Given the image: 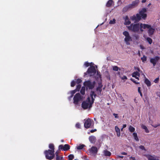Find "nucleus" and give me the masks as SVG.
<instances>
[{
  "instance_id": "obj_30",
  "label": "nucleus",
  "mask_w": 160,
  "mask_h": 160,
  "mask_svg": "<svg viewBox=\"0 0 160 160\" xmlns=\"http://www.w3.org/2000/svg\"><path fill=\"white\" fill-rule=\"evenodd\" d=\"M133 135L134 138V139L137 141H138L139 139L138 138L137 133L136 132H134L133 133Z\"/></svg>"
},
{
  "instance_id": "obj_56",
  "label": "nucleus",
  "mask_w": 160,
  "mask_h": 160,
  "mask_svg": "<svg viewBox=\"0 0 160 160\" xmlns=\"http://www.w3.org/2000/svg\"><path fill=\"white\" fill-rule=\"evenodd\" d=\"M127 126V125L126 124H123L122 126V128H126Z\"/></svg>"
},
{
  "instance_id": "obj_58",
  "label": "nucleus",
  "mask_w": 160,
  "mask_h": 160,
  "mask_svg": "<svg viewBox=\"0 0 160 160\" xmlns=\"http://www.w3.org/2000/svg\"><path fill=\"white\" fill-rule=\"evenodd\" d=\"M130 158L132 159L133 160H136L135 159V158L134 157H131Z\"/></svg>"
},
{
  "instance_id": "obj_17",
  "label": "nucleus",
  "mask_w": 160,
  "mask_h": 160,
  "mask_svg": "<svg viewBox=\"0 0 160 160\" xmlns=\"http://www.w3.org/2000/svg\"><path fill=\"white\" fill-rule=\"evenodd\" d=\"M131 5L128 4L127 6L124 7L123 8L122 12H125L127 11L129 9L132 8L131 7Z\"/></svg>"
},
{
  "instance_id": "obj_29",
  "label": "nucleus",
  "mask_w": 160,
  "mask_h": 160,
  "mask_svg": "<svg viewBox=\"0 0 160 160\" xmlns=\"http://www.w3.org/2000/svg\"><path fill=\"white\" fill-rule=\"evenodd\" d=\"M143 23H139V31L140 30L141 32L143 31Z\"/></svg>"
},
{
  "instance_id": "obj_1",
  "label": "nucleus",
  "mask_w": 160,
  "mask_h": 160,
  "mask_svg": "<svg viewBox=\"0 0 160 160\" xmlns=\"http://www.w3.org/2000/svg\"><path fill=\"white\" fill-rule=\"evenodd\" d=\"M147 12V9L145 8H142L139 12V14L137 13L136 15H133L130 17V19L135 23L139 22L141 18L145 20L147 17V15L145 13Z\"/></svg>"
},
{
  "instance_id": "obj_49",
  "label": "nucleus",
  "mask_w": 160,
  "mask_h": 160,
  "mask_svg": "<svg viewBox=\"0 0 160 160\" xmlns=\"http://www.w3.org/2000/svg\"><path fill=\"white\" fill-rule=\"evenodd\" d=\"M76 127L78 128H80V125L79 123H77L76 124Z\"/></svg>"
},
{
  "instance_id": "obj_39",
  "label": "nucleus",
  "mask_w": 160,
  "mask_h": 160,
  "mask_svg": "<svg viewBox=\"0 0 160 160\" xmlns=\"http://www.w3.org/2000/svg\"><path fill=\"white\" fill-rule=\"evenodd\" d=\"M68 158L69 160H72L74 158V156L72 154H70L68 156Z\"/></svg>"
},
{
  "instance_id": "obj_54",
  "label": "nucleus",
  "mask_w": 160,
  "mask_h": 160,
  "mask_svg": "<svg viewBox=\"0 0 160 160\" xmlns=\"http://www.w3.org/2000/svg\"><path fill=\"white\" fill-rule=\"evenodd\" d=\"M122 80H124V79H127V77L126 76H123L122 78Z\"/></svg>"
},
{
  "instance_id": "obj_47",
  "label": "nucleus",
  "mask_w": 160,
  "mask_h": 160,
  "mask_svg": "<svg viewBox=\"0 0 160 160\" xmlns=\"http://www.w3.org/2000/svg\"><path fill=\"white\" fill-rule=\"evenodd\" d=\"M159 80V77H158L157 78H156L154 81V82L155 83H158Z\"/></svg>"
},
{
  "instance_id": "obj_19",
  "label": "nucleus",
  "mask_w": 160,
  "mask_h": 160,
  "mask_svg": "<svg viewBox=\"0 0 160 160\" xmlns=\"http://www.w3.org/2000/svg\"><path fill=\"white\" fill-rule=\"evenodd\" d=\"M102 85L101 83H99L98 84V86L96 88V91L98 92H99L100 94L102 91Z\"/></svg>"
},
{
  "instance_id": "obj_6",
  "label": "nucleus",
  "mask_w": 160,
  "mask_h": 160,
  "mask_svg": "<svg viewBox=\"0 0 160 160\" xmlns=\"http://www.w3.org/2000/svg\"><path fill=\"white\" fill-rule=\"evenodd\" d=\"M90 96L92 99V101H91L89 97L87 98L88 102H90V105L89 107H92V104L93 103L94 98H96V94L95 93V92L94 91H91L90 93Z\"/></svg>"
},
{
  "instance_id": "obj_35",
  "label": "nucleus",
  "mask_w": 160,
  "mask_h": 160,
  "mask_svg": "<svg viewBox=\"0 0 160 160\" xmlns=\"http://www.w3.org/2000/svg\"><path fill=\"white\" fill-rule=\"evenodd\" d=\"M141 59L143 62H144L147 60V57L144 55L143 57L141 58Z\"/></svg>"
},
{
  "instance_id": "obj_16",
  "label": "nucleus",
  "mask_w": 160,
  "mask_h": 160,
  "mask_svg": "<svg viewBox=\"0 0 160 160\" xmlns=\"http://www.w3.org/2000/svg\"><path fill=\"white\" fill-rule=\"evenodd\" d=\"M89 139L90 142L92 143H94L96 140L95 137L93 136H90L89 138Z\"/></svg>"
},
{
  "instance_id": "obj_52",
  "label": "nucleus",
  "mask_w": 160,
  "mask_h": 160,
  "mask_svg": "<svg viewBox=\"0 0 160 160\" xmlns=\"http://www.w3.org/2000/svg\"><path fill=\"white\" fill-rule=\"evenodd\" d=\"M113 115L114 116V117L115 118H118V114L113 113Z\"/></svg>"
},
{
  "instance_id": "obj_44",
  "label": "nucleus",
  "mask_w": 160,
  "mask_h": 160,
  "mask_svg": "<svg viewBox=\"0 0 160 160\" xmlns=\"http://www.w3.org/2000/svg\"><path fill=\"white\" fill-rule=\"evenodd\" d=\"M138 91L139 93H140V95L141 97H142V94L141 91V88L140 87H139L138 88Z\"/></svg>"
},
{
  "instance_id": "obj_11",
  "label": "nucleus",
  "mask_w": 160,
  "mask_h": 160,
  "mask_svg": "<svg viewBox=\"0 0 160 160\" xmlns=\"http://www.w3.org/2000/svg\"><path fill=\"white\" fill-rule=\"evenodd\" d=\"M160 59V58L159 57L156 56L154 58H151L150 59V62L152 64L153 66L154 67Z\"/></svg>"
},
{
  "instance_id": "obj_55",
  "label": "nucleus",
  "mask_w": 160,
  "mask_h": 160,
  "mask_svg": "<svg viewBox=\"0 0 160 160\" xmlns=\"http://www.w3.org/2000/svg\"><path fill=\"white\" fill-rule=\"evenodd\" d=\"M129 18H128V16H126V17H125V21H126L127 20H129Z\"/></svg>"
},
{
  "instance_id": "obj_50",
  "label": "nucleus",
  "mask_w": 160,
  "mask_h": 160,
  "mask_svg": "<svg viewBox=\"0 0 160 160\" xmlns=\"http://www.w3.org/2000/svg\"><path fill=\"white\" fill-rule=\"evenodd\" d=\"M134 69L135 70L138 71V72H139L140 71V68L138 67H134Z\"/></svg>"
},
{
  "instance_id": "obj_60",
  "label": "nucleus",
  "mask_w": 160,
  "mask_h": 160,
  "mask_svg": "<svg viewBox=\"0 0 160 160\" xmlns=\"http://www.w3.org/2000/svg\"><path fill=\"white\" fill-rule=\"evenodd\" d=\"M147 0H142V3H144Z\"/></svg>"
},
{
  "instance_id": "obj_37",
  "label": "nucleus",
  "mask_w": 160,
  "mask_h": 160,
  "mask_svg": "<svg viewBox=\"0 0 160 160\" xmlns=\"http://www.w3.org/2000/svg\"><path fill=\"white\" fill-rule=\"evenodd\" d=\"M76 81V83L77 84H79L81 83L82 82V80L80 78H78L77 79H75L74 80Z\"/></svg>"
},
{
  "instance_id": "obj_48",
  "label": "nucleus",
  "mask_w": 160,
  "mask_h": 160,
  "mask_svg": "<svg viewBox=\"0 0 160 160\" xmlns=\"http://www.w3.org/2000/svg\"><path fill=\"white\" fill-rule=\"evenodd\" d=\"M60 151L59 150H58L56 151V152L55 153V154L56 155V157L58 156H59V153H60Z\"/></svg>"
},
{
  "instance_id": "obj_32",
  "label": "nucleus",
  "mask_w": 160,
  "mask_h": 160,
  "mask_svg": "<svg viewBox=\"0 0 160 160\" xmlns=\"http://www.w3.org/2000/svg\"><path fill=\"white\" fill-rule=\"evenodd\" d=\"M129 130L130 132H133L135 130V128L131 126H130L129 128Z\"/></svg>"
},
{
  "instance_id": "obj_12",
  "label": "nucleus",
  "mask_w": 160,
  "mask_h": 160,
  "mask_svg": "<svg viewBox=\"0 0 160 160\" xmlns=\"http://www.w3.org/2000/svg\"><path fill=\"white\" fill-rule=\"evenodd\" d=\"M59 149L64 151H67L70 149V146L69 144H66L64 146L63 145H60L59 146Z\"/></svg>"
},
{
  "instance_id": "obj_27",
  "label": "nucleus",
  "mask_w": 160,
  "mask_h": 160,
  "mask_svg": "<svg viewBox=\"0 0 160 160\" xmlns=\"http://www.w3.org/2000/svg\"><path fill=\"white\" fill-rule=\"evenodd\" d=\"M85 145L84 144H80L79 146H77L76 148L78 150H81L82 149Z\"/></svg>"
},
{
  "instance_id": "obj_3",
  "label": "nucleus",
  "mask_w": 160,
  "mask_h": 160,
  "mask_svg": "<svg viewBox=\"0 0 160 160\" xmlns=\"http://www.w3.org/2000/svg\"><path fill=\"white\" fill-rule=\"evenodd\" d=\"M95 85V81H94L92 82L89 80L85 81L83 83V85L86 88L87 90L88 89L91 90L93 89L94 88Z\"/></svg>"
},
{
  "instance_id": "obj_51",
  "label": "nucleus",
  "mask_w": 160,
  "mask_h": 160,
  "mask_svg": "<svg viewBox=\"0 0 160 160\" xmlns=\"http://www.w3.org/2000/svg\"><path fill=\"white\" fill-rule=\"evenodd\" d=\"M139 148L142 150H144L145 149L144 146L142 145H140L139 146Z\"/></svg>"
},
{
  "instance_id": "obj_53",
  "label": "nucleus",
  "mask_w": 160,
  "mask_h": 160,
  "mask_svg": "<svg viewBox=\"0 0 160 160\" xmlns=\"http://www.w3.org/2000/svg\"><path fill=\"white\" fill-rule=\"evenodd\" d=\"M97 129H92L90 130V132L91 133L94 132H95L97 131Z\"/></svg>"
},
{
  "instance_id": "obj_22",
  "label": "nucleus",
  "mask_w": 160,
  "mask_h": 160,
  "mask_svg": "<svg viewBox=\"0 0 160 160\" xmlns=\"http://www.w3.org/2000/svg\"><path fill=\"white\" fill-rule=\"evenodd\" d=\"M113 3V1L112 0H109L107 2L106 4V6L107 7H110Z\"/></svg>"
},
{
  "instance_id": "obj_31",
  "label": "nucleus",
  "mask_w": 160,
  "mask_h": 160,
  "mask_svg": "<svg viewBox=\"0 0 160 160\" xmlns=\"http://www.w3.org/2000/svg\"><path fill=\"white\" fill-rule=\"evenodd\" d=\"M143 29H145L146 28L148 29V28L151 27V25H148V24L143 23Z\"/></svg>"
},
{
  "instance_id": "obj_43",
  "label": "nucleus",
  "mask_w": 160,
  "mask_h": 160,
  "mask_svg": "<svg viewBox=\"0 0 160 160\" xmlns=\"http://www.w3.org/2000/svg\"><path fill=\"white\" fill-rule=\"evenodd\" d=\"M77 91H76V90H72L71 91V96H70V97L71 98H72L73 95Z\"/></svg>"
},
{
  "instance_id": "obj_24",
  "label": "nucleus",
  "mask_w": 160,
  "mask_h": 160,
  "mask_svg": "<svg viewBox=\"0 0 160 160\" xmlns=\"http://www.w3.org/2000/svg\"><path fill=\"white\" fill-rule=\"evenodd\" d=\"M49 148L50 149V150H51L52 151L54 152V146L53 144L50 143L49 145Z\"/></svg>"
},
{
  "instance_id": "obj_7",
  "label": "nucleus",
  "mask_w": 160,
  "mask_h": 160,
  "mask_svg": "<svg viewBox=\"0 0 160 160\" xmlns=\"http://www.w3.org/2000/svg\"><path fill=\"white\" fill-rule=\"evenodd\" d=\"M96 73V70L94 66H91L88 69L87 71L84 73V75L86 76L88 74H90V76L92 75L95 74Z\"/></svg>"
},
{
  "instance_id": "obj_57",
  "label": "nucleus",
  "mask_w": 160,
  "mask_h": 160,
  "mask_svg": "<svg viewBox=\"0 0 160 160\" xmlns=\"http://www.w3.org/2000/svg\"><path fill=\"white\" fill-rule=\"evenodd\" d=\"M122 154V155H127V153L125 152H122V153H121Z\"/></svg>"
},
{
  "instance_id": "obj_62",
  "label": "nucleus",
  "mask_w": 160,
  "mask_h": 160,
  "mask_svg": "<svg viewBox=\"0 0 160 160\" xmlns=\"http://www.w3.org/2000/svg\"><path fill=\"white\" fill-rule=\"evenodd\" d=\"M117 74L119 75H120V72H117Z\"/></svg>"
},
{
  "instance_id": "obj_8",
  "label": "nucleus",
  "mask_w": 160,
  "mask_h": 160,
  "mask_svg": "<svg viewBox=\"0 0 160 160\" xmlns=\"http://www.w3.org/2000/svg\"><path fill=\"white\" fill-rule=\"evenodd\" d=\"M123 34L125 37L124 38V41L127 45L129 44L128 42L129 41H132V39L130 36L129 32L127 31H125L123 32Z\"/></svg>"
},
{
  "instance_id": "obj_4",
  "label": "nucleus",
  "mask_w": 160,
  "mask_h": 160,
  "mask_svg": "<svg viewBox=\"0 0 160 160\" xmlns=\"http://www.w3.org/2000/svg\"><path fill=\"white\" fill-rule=\"evenodd\" d=\"M128 29L133 32H139V23H132L128 27Z\"/></svg>"
},
{
  "instance_id": "obj_5",
  "label": "nucleus",
  "mask_w": 160,
  "mask_h": 160,
  "mask_svg": "<svg viewBox=\"0 0 160 160\" xmlns=\"http://www.w3.org/2000/svg\"><path fill=\"white\" fill-rule=\"evenodd\" d=\"M84 127L86 128H93L94 127L93 121L90 118H88L86 121L84 123Z\"/></svg>"
},
{
  "instance_id": "obj_64",
  "label": "nucleus",
  "mask_w": 160,
  "mask_h": 160,
  "mask_svg": "<svg viewBox=\"0 0 160 160\" xmlns=\"http://www.w3.org/2000/svg\"><path fill=\"white\" fill-rule=\"evenodd\" d=\"M140 47H141V48L142 49H144V48H143V47L142 46H140Z\"/></svg>"
},
{
  "instance_id": "obj_2",
  "label": "nucleus",
  "mask_w": 160,
  "mask_h": 160,
  "mask_svg": "<svg viewBox=\"0 0 160 160\" xmlns=\"http://www.w3.org/2000/svg\"><path fill=\"white\" fill-rule=\"evenodd\" d=\"M54 152L50 150V149L45 150L44 151V154L46 158L49 160L53 159L55 157Z\"/></svg>"
},
{
  "instance_id": "obj_23",
  "label": "nucleus",
  "mask_w": 160,
  "mask_h": 160,
  "mask_svg": "<svg viewBox=\"0 0 160 160\" xmlns=\"http://www.w3.org/2000/svg\"><path fill=\"white\" fill-rule=\"evenodd\" d=\"M144 82L148 87H149L151 85V82L147 78H145Z\"/></svg>"
},
{
  "instance_id": "obj_40",
  "label": "nucleus",
  "mask_w": 160,
  "mask_h": 160,
  "mask_svg": "<svg viewBox=\"0 0 160 160\" xmlns=\"http://www.w3.org/2000/svg\"><path fill=\"white\" fill-rule=\"evenodd\" d=\"M76 83V81L75 80L72 81L71 82V86L72 87H73L75 86Z\"/></svg>"
},
{
  "instance_id": "obj_9",
  "label": "nucleus",
  "mask_w": 160,
  "mask_h": 160,
  "mask_svg": "<svg viewBox=\"0 0 160 160\" xmlns=\"http://www.w3.org/2000/svg\"><path fill=\"white\" fill-rule=\"evenodd\" d=\"M82 97L79 93H76L73 98V102L75 104H77L78 102L82 100Z\"/></svg>"
},
{
  "instance_id": "obj_61",
  "label": "nucleus",
  "mask_w": 160,
  "mask_h": 160,
  "mask_svg": "<svg viewBox=\"0 0 160 160\" xmlns=\"http://www.w3.org/2000/svg\"><path fill=\"white\" fill-rule=\"evenodd\" d=\"M139 77H138H138L136 76V77H134V78H135L136 79L139 80Z\"/></svg>"
},
{
  "instance_id": "obj_33",
  "label": "nucleus",
  "mask_w": 160,
  "mask_h": 160,
  "mask_svg": "<svg viewBox=\"0 0 160 160\" xmlns=\"http://www.w3.org/2000/svg\"><path fill=\"white\" fill-rule=\"evenodd\" d=\"M142 127L143 129H144L145 130V131L146 132L148 133L149 132V130H148L147 127L145 126L144 125H142Z\"/></svg>"
},
{
  "instance_id": "obj_15",
  "label": "nucleus",
  "mask_w": 160,
  "mask_h": 160,
  "mask_svg": "<svg viewBox=\"0 0 160 160\" xmlns=\"http://www.w3.org/2000/svg\"><path fill=\"white\" fill-rule=\"evenodd\" d=\"M148 160H160L155 156H152L150 155H147L146 156Z\"/></svg>"
},
{
  "instance_id": "obj_45",
  "label": "nucleus",
  "mask_w": 160,
  "mask_h": 160,
  "mask_svg": "<svg viewBox=\"0 0 160 160\" xmlns=\"http://www.w3.org/2000/svg\"><path fill=\"white\" fill-rule=\"evenodd\" d=\"M130 80L133 83H134L135 84H139L140 82H136L133 78H131L130 79Z\"/></svg>"
},
{
  "instance_id": "obj_26",
  "label": "nucleus",
  "mask_w": 160,
  "mask_h": 160,
  "mask_svg": "<svg viewBox=\"0 0 160 160\" xmlns=\"http://www.w3.org/2000/svg\"><path fill=\"white\" fill-rule=\"evenodd\" d=\"M85 86L82 87L81 89L80 90V92L82 94L84 95L85 94Z\"/></svg>"
},
{
  "instance_id": "obj_46",
  "label": "nucleus",
  "mask_w": 160,
  "mask_h": 160,
  "mask_svg": "<svg viewBox=\"0 0 160 160\" xmlns=\"http://www.w3.org/2000/svg\"><path fill=\"white\" fill-rule=\"evenodd\" d=\"M84 65L86 67H88L90 65V64L89 63L86 62L84 64Z\"/></svg>"
},
{
  "instance_id": "obj_36",
  "label": "nucleus",
  "mask_w": 160,
  "mask_h": 160,
  "mask_svg": "<svg viewBox=\"0 0 160 160\" xmlns=\"http://www.w3.org/2000/svg\"><path fill=\"white\" fill-rule=\"evenodd\" d=\"M147 41L149 43V44H151L152 42V39L149 38V37H148L147 38Z\"/></svg>"
},
{
  "instance_id": "obj_28",
  "label": "nucleus",
  "mask_w": 160,
  "mask_h": 160,
  "mask_svg": "<svg viewBox=\"0 0 160 160\" xmlns=\"http://www.w3.org/2000/svg\"><path fill=\"white\" fill-rule=\"evenodd\" d=\"M112 69L113 71H117L118 70H120L121 69L119 68L117 66H113L112 67Z\"/></svg>"
},
{
  "instance_id": "obj_41",
  "label": "nucleus",
  "mask_w": 160,
  "mask_h": 160,
  "mask_svg": "<svg viewBox=\"0 0 160 160\" xmlns=\"http://www.w3.org/2000/svg\"><path fill=\"white\" fill-rule=\"evenodd\" d=\"M116 23V20L113 18L112 20H111L109 22L110 24H115Z\"/></svg>"
},
{
  "instance_id": "obj_38",
  "label": "nucleus",
  "mask_w": 160,
  "mask_h": 160,
  "mask_svg": "<svg viewBox=\"0 0 160 160\" xmlns=\"http://www.w3.org/2000/svg\"><path fill=\"white\" fill-rule=\"evenodd\" d=\"M81 88V85L80 84H78L77 85L76 89H75L76 91H79Z\"/></svg>"
},
{
  "instance_id": "obj_21",
  "label": "nucleus",
  "mask_w": 160,
  "mask_h": 160,
  "mask_svg": "<svg viewBox=\"0 0 160 160\" xmlns=\"http://www.w3.org/2000/svg\"><path fill=\"white\" fill-rule=\"evenodd\" d=\"M132 76L133 77H135L136 76L140 77V74L139 73V72L136 71L133 72L132 74Z\"/></svg>"
},
{
  "instance_id": "obj_34",
  "label": "nucleus",
  "mask_w": 160,
  "mask_h": 160,
  "mask_svg": "<svg viewBox=\"0 0 160 160\" xmlns=\"http://www.w3.org/2000/svg\"><path fill=\"white\" fill-rule=\"evenodd\" d=\"M56 160H64V158L62 156H56Z\"/></svg>"
},
{
  "instance_id": "obj_63",
  "label": "nucleus",
  "mask_w": 160,
  "mask_h": 160,
  "mask_svg": "<svg viewBox=\"0 0 160 160\" xmlns=\"http://www.w3.org/2000/svg\"><path fill=\"white\" fill-rule=\"evenodd\" d=\"M119 157L122 158L123 157V156H119Z\"/></svg>"
},
{
  "instance_id": "obj_10",
  "label": "nucleus",
  "mask_w": 160,
  "mask_h": 160,
  "mask_svg": "<svg viewBox=\"0 0 160 160\" xmlns=\"http://www.w3.org/2000/svg\"><path fill=\"white\" fill-rule=\"evenodd\" d=\"M89 152L93 155H96L97 154L98 149L95 146H92L88 150Z\"/></svg>"
},
{
  "instance_id": "obj_25",
  "label": "nucleus",
  "mask_w": 160,
  "mask_h": 160,
  "mask_svg": "<svg viewBox=\"0 0 160 160\" xmlns=\"http://www.w3.org/2000/svg\"><path fill=\"white\" fill-rule=\"evenodd\" d=\"M104 154L106 156H110L111 154L110 152L107 150L104 151Z\"/></svg>"
},
{
  "instance_id": "obj_59",
  "label": "nucleus",
  "mask_w": 160,
  "mask_h": 160,
  "mask_svg": "<svg viewBox=\"0 0 160 160\" xmlns=\"http://www.w3.org/2000/svg\"><path fill=\"white\" fill-rule=\"evenodd\" d=\"M138 56H140V51L139 50L138 51Z\"/></svg>"
},
{
  "instance_id": "obj_42",
  "label": "nucleus",
  "mask_w": 160,
  "mask_h": 160,
  "mask_svg": "<svg viewBox=\"0 0 160 160\" xmlns=\"http://www.w3.org/2000/svg\"><path fill=\"white\" fill-rule=\"evenodd\" d=\"M131 23V22L129 21V20H127L126 21H125V22L124 23V24L125 25H129Z\"/></svg>"
},
{
  "instance_id": "obj_18",
  "label": "nucleus",
  "mask_w": 160,
  "mask_h": 160,
  "mask_svg": "<svg viewBox=\"0 0 160 160\" xmlns=\"http://www.w3.org/2000/svg\"><path fill=\"white\" fill-rule=\"evenodd\" d=\"M115 130L117 133L118 137H119L120 136V129L117 126H115Z\"/></svg>"
},
{
  "instance_id": "obj_20",
  "label": "nucleus",
  "mask_w": 160,
  "mask_h": 160,
  "mask_svg": "<svg viewBox=\"0 0 160 160\" xmlns=\"http://www.w3.org/2000/svg\"><path fill=\"white\" fill-rule=\"evenodd\" d=\"M138 3V0H136L133 1L131 4H129L131 5V7L132 8H134L135 6H137Z\"/></svg>"
},
{
  "instance_id": "obj_13",
  "label": "nucleus",
  "mask_w": 160,
  "mask_h": 160,
  "mask_svg": "<svg viewBox=\"0 0 160 160\" xmlns=\"http://www.w3.org/2000/svg\"><path fill=\"white\" fill-rule=\"evenodd\" d=\"M90 102H87L86 101H83L82 104V107L84 109H87L88 108H90L91 107H89Z\"/></svg>"
},
{
  "instance_id": "obj_14",
  "label": "nucleus",
  "mask_w": 160,
  "mask_h": 160,
  "mask_svg": "<svg viewBox=\"0 0 160 160\" xmlns=\"http://www.w3.org/2000/svg\"><path fill=\"white\" fill-rule=\"evenodd\" d=\"M155 31V28H152L151 25V27L148 28V32L149 36H151L153 35Z\"/></svg>"
}]
</instances>
